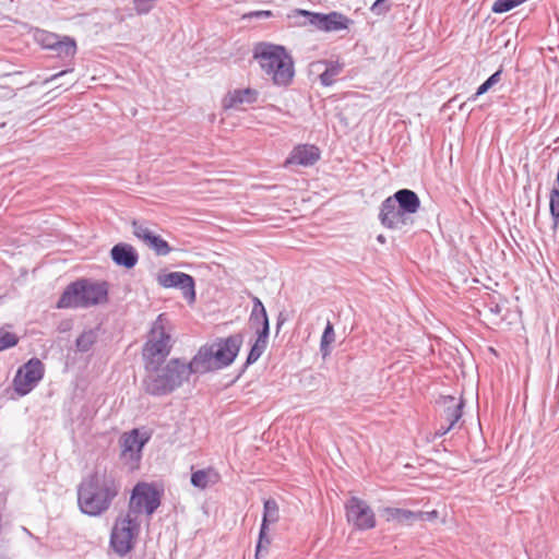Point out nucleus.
Instances as JSON below:
<instances>
[{"instance_id": "nucleus-33", "label": "nucleus", "mask_w": 559, "mask_h": 559, "mask_svg": "<svg viewBox=\"0 0 559 559\" xmlns=\"http://www.w3.org/2000/svg\"><path fill=\"white\" fill-rule=\"evenodd\" d=\"M549 214L552 221L551 228L554 231L559 226V191L558 189H550L549 192Z\"/></svg>"}, {"instance_id": "nucleus-41", "label": "nucleus", "mask_w": 559, "mask_h": 559, "mask_svg": "<svg viewBox=\"0 0 559 559\" xmlns=\"http://www.w3.org/2000/svg\"><path fill=\"white\" fill-rule=\"evenodd\" d=\"M488 308H489V311L496 316H499L502 311V307L498 302H495V301H491L488 305Z\"/></svg>"}, {"instance_id": "nucleus-19", "label": "nucleus", "mask_w": 559, "mask_h": 559, "mask_svg": "<svg viewBox=\"0 0 559 559\" xmlns=\"http://www.w3.org/2000/svg\"><path fill=\"white\" fill-rule=\"evenodd\" d=\"M321 157L320 148L314 144H298L293 147L284 162V167L288 168L290 165L302 167L313 166Z\"/></svg>"}, {"instance_id": "nucleus-22", "label": "nucleus", "mask_w": 559, "mask_h": 559, "mask_svg": "<svg viewBox=\"0 0 559 559\" xmlns=\"http://www.w3.org/2000/svg\"><path fill=\"white\" fill-rule=\"evenodd\" d=\"M382 514L385 516L386 522L400 524H412L416 519L415 511L394 507H385L382 510Z\"/></svg>"}, {"instance_id": "nucleus-8", "label": "nucleus", "mask_w": 559, "mask_h": 559, "mask_svg": "<svg viewBox=\"0 0 559 559\" xmlns=\"http://www.w3.org/2000/svg\"><path fill=\"white\" fill-rule=\"evenodd\" d=\"M165 314H158L150 330V337L143 349L144 368L146 371L158 370L171 352V335L165 328Z\"/></svg>"}, {"instance_id": "nucleus-12", "label": "nucleus", "mask_w": 559, "mask_h": 559, "mask_svg": "<svg viewBox=\"0 0 559 559\" xmlns=\"http://www.w3.org/2000/svg\"><path fill=\"white\" fill-rule=\"evenodd\" d=\"M294 16L306 17L308 24L325 33L348 31L349 26L354 24L352 19L338 11L322 13L306 9H295Z\"/></svg>"}, {"instance_id": "nucleus-18", "label": "nucleus", "mask_w": 559, "mask_h": 559, "mask_svg": "<svg viewBox=\"0 0 559 559\" xmlns=\"http://www.w3.org/2000/svg\"><path fill=\"white\" fill-rule=\"evenodd\" d=\"M260 92L253 87L229 90L222 98L221 106L225 111L242 110L243 105H254L258 103Z\"/></svg>"}, {"instance_id": "nucleus-23", "label": "nucleus", "mask_w": 559, "mask_h": 559, "mask_svg": "<svg viewBox=\"0 0 559 559\" xmlns=\"http://www.w3.org/2000/svg\"><path fill=\"white\" fill-rule=\"evenodd\" d=\"M218 474L213 468H201L191 473L190 483L193 487L204 490L210 483H216Z\"/></svg>"}, {"instance_id": "nucleus-2", "label": "nucleus", "mask_w": 559, "mask_h": 559, "mask_svg": "<svg viewBox=\"0 0 559 559\" xmlns=\"http://www.w3.org/2000/svg\"><path fill=\"white\" fill-rule=\"evenodd\" d=\"M193 374L199 376L193 357L188 362L183 358L174 357L165 361L158 370L147 371L142 379V389L154 397L166 396L181 388Z\"/></svg>"}, {"instance_id": "nucleus-21", "label": "nucleus", "mask_w": 559, "mask_h": 559, "mask_svg": "<svg viewBox=\"0 0 559 559\" xmlns=\"http://www.w3.org/2000/svg\"><path fill=\"white\" fill-rule=\"evenodd\" d=\"M111 261L126 270L133 269L139 262V253L135 248L127 242H118L110 249Z\"/></svg>"}, {"instance_id": "nucleus-25", "label": "nucleus", "mask_w": 559, "mask_h": 559, "mask_svg": "<svg viewBox=\"0 0 559 559\" xmlns=\"http://www.w3.org/2000/svg\"><path fill=\"white\" fill-rule=\"evenodd\" d=\"M280 520V507L274 498L263 500L261 525L271 526Z\"/></svg>"}, {"instance_id": "nucleus-5", "label": "nucleus", "mask_w": 559, "mask_h": 559, "mask_svg": "<svg viewBox=\"0 0 559 559\" xmlns=\"http://www.w3.org/2000/svg\"><path fill=\"white\" fill-rule=\"evenodd\" d=\"M420 205L421 201L416 191L402 188L381 202L378 219L384 228L400 230L414 224L413 216Z\"/></svg>"}, {"instance_id": "nucleus-44", "label": "nucleus", "mask_w": 559, "mask_h": 559, "mask_svg": "<svg viewBox=\"0 0 559 559\" xmlns=\"http://www.w3.org/2000/svg\"><path fill=\"white\" fill-rule=\"evenodd\" d=\"M468 102L466 100L465 103H463L462 105H460L459 109L461 111H463L465 109V105L467 104Z\"/></svg>"}, {"instance_id": "nucleus-42", "label": "nucleus", "mask_w": 559, "mask_h": 559, "mask_svg": "<svg viewBox=\"0 0 559 559\" xmlns=\"http://www.w3.org/2000/svg\"><path fill=\"white\" fill-rule=\"evenodd\" d=\"M551 189H558L559 191V167H558V171H557V175H556V180H555V185Z\"/></svg>"}, {"instance_id": "nucleus-35", "label": "nucleus", "mask_w": 559, "mask_h": 559, "mask_svg": "<svg viewBox=\"0 0 559 559\" xmlns=\"http://www.w3.org/2000/svg\"><path fill=\"white\" fill-rule=\"evenodd\" d=\"M158 0H133V9L139 15L150 13Z\"/></svg>"}, {"instance_id": "nucleus-15", "label": "nucleus", "mask_w": 559, "mask_h": 559, "mask_svg": "<svg viewBox=\"0 0 559 559\" xmlns=\"http://www.w3.org/2000/svg\"><path fill=\"white\" fill-rule=\"evenodd\" d=\"M152 432L140 428H133L122 436L120 457L130 465L131 469L138 468L142 459L143 449L150 442Z\"/></svg>"}, {"instance_id": "nucleus-4", "label": "nucleus", "mask_w": 559, "mask_h": 559, "mask_svg": "<svg viewBox=\"0 0 559 559\" xmlns=\"http://www.w3.org/2000/svg\"><path fill=\"white\" fill-rule=\"evenodd\" d=\"M252 58L277 87H287L295 78V62L285 46L258 41L252 48Z\"/></svg>"}, {"instance_id": "nucleus-7", "label": "nucleus", "mask_w": 559, "mask_h": 559, "mask_svg": "<svg viewBox=\"0 0 559 559\" xmlns=\"http://www.w3.org/2000/svg\"><path fill=\"white\" fill-rule=\"evenodd\" d=\"M33 38L37 45L50 51L52 57L60 59L66 66L64 70L52 74L46 82H53L58 78L74 71L73 59L78 52V44L74 37L35 28Z\"/></svg>"}, {"instance_id": "nucleus-32", "label": "nucleus", "mask_w": 559, "mask_h": 559, "mask_svg": "<svg viewBox=\"0 0 559 559\" xmlns=\"http://www.w3.org/2000/svg\"><path fill=\"white\" fill-rule=\"evenodd\" d=\"M10 328H12L11 324H7L0 328V352L11 349L15 347L20 342V337L15 333L8 330Z\"/></svg>"}, {"instance_id": "nucleus-36", "label": "nucleus", "mask_w": 559, "mask_h": 559, "mask_svg": "<svg viewBox=\"0 0 559 559\" xmlns=\"http://www.w3.org/2000/svg\"><path fill=\"white\" fill-rule=\"evenodd\" d=\"M386 1L388 0H374L370 7V11L374 15H385L391 10V5L385 4Z\"/></svg>"}, {"instance_id": "nucleus-28", "label": "nucleus", "mask_w": 559, "mask_h": 559, "mask_svg": "<svg viewBox=\"0 0 559 559\" xmlns=\"http://www.w3.org/2000/svg\"><path fill=\"white\" fill-rule=\"evenodd\" d=\"M265 350L266 349L260 348L258 346L249 345V350H248L246 360L242 364V366L239 368V370L237 371L234 379L230 381L229 385L235 384L243 376V373L247 371V369L250 366H252L253 364H255L261 358V356L264 354Z\"/></svg>"}, {"instance_id": "nucleus-27", "label": "nucleus", "mask_w": 559, "mask_h": 559, "mask_svg": "<svg viewBox=\"0 0 559 559\" xmlns=\"http://www.w3.org/2000/svg\"><path fill=\"white\" fill-rule=\"evenodd\" d=\"M265 350L266 349L260 348L258 346L249 345V350H248L246 360L242 364V366L239 368V370L237 371L234 379L230 381L229 385L235 384L243 376V373L247 371V369L250 366H252L253 364H255L261 358V356L264 354Z\"/></svg>"}, {"instance_id": "nucleus-3", "label": "nucleus", "mask_w": 559, "mask_h": 559, "mask_svg": "<svg viewBox=\"0 0 559 559\" xmlns=\"http://www.w3.org/2000/svg\"><path fill=\"white\" fill-rule=\"evenodd\" d=\"M242 343L243 335L237 332L201 345L192 356L199 369V376L230 367L238 357Z\"/></svg>"}, {"instance_id": "nucleus-10", "label": "nucleus", "mask_w": 559, "mask_h": 559, "mask_svg": "<svg viewBox=\"0 0 559 559\" xmlns=\"http://www.w3.org/2000/svg\"><path fill=\"white\" fill-rule=\"evenodd\" d=\"M140 523L136 518L127 512L122 519H118L111 530L109 545L115 554L124 557L133 550L139 535Z\"/></svg>"}, {"instance_id": "nucleus-20", "label": "nucleus", "mask_w": 559, "mask_h": 559, "mask_svg": "<svg viewBox=\"0 0 559 559\" xmlns=\"http://www.w3.org/2000/svg\"><path fill=\"white\" fill-rule=\"evenodd\" d=\"M438 403L443 406L440 419L454 427L463 416L465 400L462 396L457 400L453 395H441Z\"/></svg>"}, {"instance_id": "nucleus-9", "label": "nucleus", "mask_w": 559, "mask_h": 559, "mask_svg": "<svg viewBox=\"0 0 559 559\" xmlns=\"http://www.w3.org/2000/svg\"><path fill=\"white\" fill-rule=\"evenodd\" d=\"M163 495V487L156 483H136L130 493L128 513L153 515L162 504Z\"/></svg>"}, {"instance_id": "nucleus-13", "label": "nucleus", "mask_w": 559, "mask_h": 559, "mask_svg": "<svg viewBox=\"0 0 559 559\" xmlns=\"http://www.w3.org/2000/svg\"><path fill=\"white\" fill-rule=\"evenodd\" d=\"M45 376V366L37 357L29 358L20 366L14 374L12 384L14 392L19 396L29 394L43 380Z\"/></svg>"}, {"instance_id": "nucleus-14", "label": "nucleus", "mask_w": 559, "mask_h": 559, "mask_svg": "<svg viewBox=\"0 0 559 559\" xmlns=\"http://www.w3.org/2000/svg\"><path fill=\"white\" fill-rule=\"evenodd\" d=\"M347 523L357 532H366L377 526L372 508L364 499L352 496L344 504Z\"/></svg>"}, {"instance_id": "nucleus-1", "label": "nucleus", "mask_w": 559, "mask_h": 559, "mask_svg": "<svg viewBox=\"0 0 559 559\" xmlns=\"http://www.w3.org/2000/svg\"><path fill=\"white\" fill-rule=\"evenodd\" d=\"M120 481L112 473L95 471L78 485V507L81 513L96 518L105 513L120 492Z\"/></svg>"}, {"instance_id": "nucleus-34", "label": "nucleus", "mask_w": 559, "mask_h": 559, "mask_svg": "<svg viewBox=\"0 0 559 559\" xmlns=\"http://www.w3.org/2000/svg\"><path fill=\"white\" fill-rule=\"evenodd\" d=\"M526 1L527 0H496L491 5V12L496 14L507 13Z\"/></svg>"}, {"instance_id": "nucleus-17", "label": "nucleus", "mask_w": 559, "mask_h": 559, "mask_svg": "<svg viewBox=\"0 0 559 559\" xmlns=\"http://www.w3.org/2000/svg\"><path fill=\"white\" fill-rule=\"evenodd\" d=\"M133 235L143 241L156 255L165 257L173 251V248L160 235L151 230L143 222L134 219L132 222Z\"/></svg>"}, {"instance_id": "nucleus-30", "label": "nucleus", "mask_w": 559, "mask_h": 559, "mask_svg": "<svg viewBox=\"0 0 559 559\" xmlns=\"http://www.w3.org/2000/svg\"><path fill=\"white\" fill-rule=\"evenodd\" d=\"M334 341H335L334 325L330 320H328V322L324 326V330L322 332L321 340H320V353L323 358H326L328 356L331 355V352H332L331 345L334 343Z\"/></svg>"}, {"instance_id": "nucleus-16", "label": "nucleus", "mask_w": 559, "mask_h": 559, "mask_svg": "<svg viewBox=\"0 0 559 559\" xmlns=\"http://www.w3.org/2000/svg\"><path fill=\"white\" fill-rule=\"evenodd\" d=\"M156 282L163 288L179 289L188 305L195 304L197 283L192 275L180 271L167 272L162 270L156 276Z\"/></svg>"}, {"instance_id": "nucleus-40", "label": "nucleus", "mask_w": 559, "mask_h": 559, "mask_svg": "<svg viewBox=\"0 0 559 559\" xmlns=\"http://www.w3.org/2000/svg\"><path fill=\"white\" fill-rule=\"evenodd\" d=\"M287 321L286 314L281 311L276 318V333L278 334L284 323Z\"/></svg>"}, {"instance_id": "nucleus-6", "label": "nucleus", "mask_w": 559, "mask_h": 559, "mask_svg": "<svg viewBox=\"0 0 559 559\" xmlns=\"http://www.w3.org/2000/svg\"><path fill=\"white\" fill-rule=\"evenodd\" d=\"M109 299V283L91 277H79L69 283L59 299L57 309H87L104 305Z\"/></svg>"}, {"instance_id": "nucleus-24", "label": "nucleus", "mask_w": 559, "mask_h": 559, "mask_svg": "<svg viewBox=\"0 0 559 559\" xmlns=\"http://www.w3.org/2000/svg\"><path fill=\"white\" fill-rule=\"evenodd\" d=\"M320 63L325 66L324 71L319 75L321 85L332 86L335 82L334 78L342 72L344 63L338 60H322Z\"/></svg>"}, {"instance_id": "nucleus-39", "label": "nucleus", "mask_w": 559, "mask_h": 559, "mask_svg": "<svg viewBox=\"0 0 559 559\" xmlns=\"http://www.w3.org/2000/svg\"><path fill=\"white\" fill-rule=\"evenodd\" d=\"M454 427H450V424H447L445 421L440 419L439 427L437 428L435 432V438H441L445 436L448 432H450Z\"/></svg>"}, {"instance_id": "nucleus-43", "label": "nucleus", "mask_w": 559, "mask_h": 559, "mask_svg": "<svg viewBox=\"0 0 559 559\" xmlns=\"http://www.w3.org/2000/svg\"><path fill=\"white\" fill-rule=\"evenodd\" d=\"M377 241L380 242V243H384L385 242V236L380 234L377 236Z\"/></svg>"}, {"instance_id": "nucleus-38", "label": "nucleus", "mask_w": 559, "mask_h": 559, "mask_svg": "<svg viewBox=\"0 0 559 559\" xmlns=\"http://www.w3.org/2000/svg\"><path fill=\"white\" fill-rule=\"evenodd\" d=\"M416 519L415 521H433L438 518L439 512L437 510L432 511H415Z\"/></svg>"}, {"instance_id": "nucleus-37", "label": "nucleus", "mask_w": 559, "mask_h": 559, "mask_svg": "<svg viewBox=\"0 0 559 559\" xmlns=\"http://www.w3.org/2000/svg\"><path fill=\"white\" fill-rule=\"evenodd\" d=\"M274 16L271 10L250 11L243 15V19H270Z\"/></svg>"}, {"instance_id": "nucleus-11", "label": "nucleus", "mask_w": 559, "mask_h": 559, "mask_svg": "<svg viewBox=\"0 0 559 559\" xmlns=\"http://www.w3.org/2000/svg\"><path fill=\"white\" fill-rule=\"evenodd\" d=\"M247 296L252 302L248 322L250 329L254 331L253 337L249 340V345L266 349L271 333L270 318L266 308L258 296L250 292H247Z\"/></svg>"}, {"instance_id": "nucleus-29", "label": "nucleus", "mask_w": 559, "mask_h": 559, "mask_svg": "<svg viewBox=\"0 0 559 559\" xmlns=\"http://www.w3.org/2000/svg\"><path fill=\"white\" fill-rule=\"evenodd\" d=\"M98 333L96 329L84 330L75 340V347L79 353H87L96 344Z\"/></svg>"}, {"instance_id": "nucleus-26", "label": "nucleus", "mask_w": 559, "mask_h": 559, "mask_svg": "<svg viewBox=\"0 0 559 559\" xmlns=\"http://www.w3.org/2000/svg\"><path fill=\"white\" fill-rule=\"evenodd\" d=\"M503 67L500 66L490 76H488L473 93L467 97V102H476L480 96L489 92L496 84L501 81Z\"/></svg>"}, {"instance_id": "nucleus-31", "label": "nucleus", "mask_w": 559, "mask_h": 559, "mask_svg": "<svg viewBox=\"0 0 559 559\" xmlns=\"http://www.w3.org/2000/svg\"><path fill=\"white\" fill-rule=\"evenodd\" d=\"M270 527L260 524L258 539L255 543L254 556L255 559H260V557H264L267 554V546L271 544V538L269 536Z\"/></svg>"}]
</instances>
